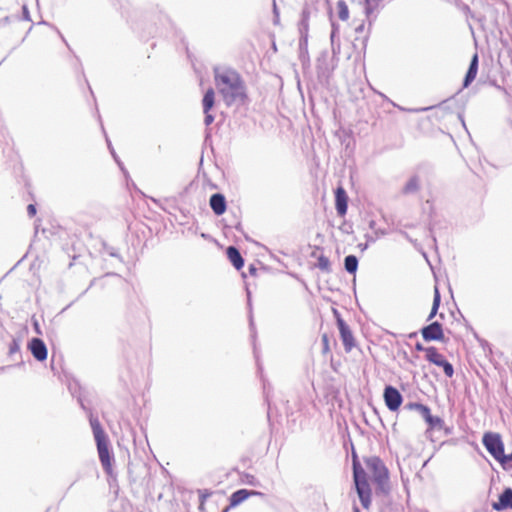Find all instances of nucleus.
<instances>
[{
	"instance_id": "nucleus-1",
	"label": "nucleus",
	"mask_w": 512,
	"mask_h": 512,
	"mask_svg": "<svg viewBox=\"0 0 512 512\" xmlns=\"http://www.w3.org/2000/svg\"><path fill=\"white\" fill-rule=\"evenodd\" d=\"M213 74L216 89L227 106L245 102L247 99L246 85L235 69L226 66H215Z\"/></svg>"
},
{
	"instance_id": "nucleus-2",
	"label": "nucleus",
	"mask_w": 512,
	"mask_h": 512,
	"mask_svg": "<svg viewBox=\"0 0 512 512\" xmlns=\"http://www.w3.org/2000/svg\"><path fill=\"white\" fill-rule=\"evenodd\" d=\"M353 475L361 504L365 509H368L371 504V489L366 480V472L355 460L353 463Z\"/></svg>"
},
{
	"instance_id": "nucleus-3",
	"label": "nucleus",
	"mask_w": 512,
	"mask_h": 512,
	"mask_svg": "<svg viewBox=\"0 0 512 512\" xmlns=\"http://www.w3.org/2000/svg\"><path fill=\"white\" fill-rule=\"evenodd\" d=\"M366 468L373 477V480L384 489L388 481V470L378 457H370L366 459Z\"/></svg>"
},
{
	"instance_id": "nucleus-4",
	"label": "nucleus",
	"mask_w": 512,
	"mask_h": 512,
	"mask_svg": "<svg viewBox=\"0 0 512 512\" xmlns=\"http://www.w3.org/2000/svg\"><path fill=\"white\" fill-rule=\"evenodd\" d=\"M483 445L496 460L503 459L504 445L499 434L486 433L483 436Z\"/></svg>"
},
{
	"instance_id": "nucleus-5",
	"label": "nucleus",
	"mask_w": 512,
	"mask_h": 512,
	"mask_svg": "<svg viewBox=\"0 0 512 512\" xmlns=\"http://www.w3.org/2000/svg\"><path fill=\"white\" fill-rule=\"evenodd\" d=\"M384 401L390 411H396L402 404L400 392L393 386H386L383 393Z\"/></svg>"
},
{
	"instance_id": "nucleus-6",
	"label": "nucleus",
	"mask_w": 512,
	"mask_h": 512,
	"mask_svg": "<svg viewBox=\"0 0 512 512\" xmlns=\"http://www.w3.org/2000/svg\"><path fill=\"white\" fill-rule=\"evenodd\" d=\"M337 325L346 352H350L355 346L353 334L342 318L337 317Z\"/></svg>"
},
{
	"instance_id": "nucleus-7",
	"label": "nucleus",
	"mask_w": 512,
	"mask_h": 512,
	"mask_svg": "<svg viewBox=\"0 0 512 512\" xmlns=\"http://www.w3.org/2000/svg\"><path fill=\"white\" fill-rule=\"evenodd\" d=\"M421 334L425 341H441L444 339L442 325L439 322H433L422 328Z\"/></svg>"
},
{
	"instance_id": "nucleus-8",
	"label": "nucleus",
	"mask_w": 512,
	"mask_h": 512,
	"mask_svg": "<svg viewBox=\"0 0 512 512\" xmlns=\"http://www.w3.org/2000/svg\"><path fill=\"white\" fill-rule=\"evenodd\" d=\"M98 450V455L102 466L109 469L111 466V457L109 453V439L108 437L95 440Z\"/></svg>"
},
{
	"instance_id": "nucleus-9",
	"label": "nucleus",
	"mask_w": 512,
	"mask_h": 512,
	"mask_svg": "<svg viewBox=\"0 0 512 512\" xmlns=\"http://www.w3.org/2000/svg\"><path fill=\"white\" fill-rule=\"evenodd\" d=\"M335 208L339 215L343 216L348 208V196L343 187H337L335 190Z\"/></svg>"
},
{
	"instance_id": "nucleus-10",
	"label": "nucleus",
	"mask_w": 512,
	"mask_h": 512,
	"mask_svg": "<svg viewBox=\"0 0 512 512\" xmlns=\"http://www.w3.org/2000/svg\"><path fill=\"white\" fill-rule=\"evenodd\" d=\"M492 508L496 511L512 509V489L506 488L499 496V500L492 503Z\"/></svg>"
},
{
	"instance_id": "nucleus-11",
	"label": "nucleus",
	"mask_w": 512,
	"mask_h": 512,
	"mask_svg": "<svg viewBox=\"0 0 512 512\" xmlns=\"http://www.w3.org/2000/svg\"><path fill=\"white\" fill-rule=\"evenodd\" d=\"M32 355L38 360L43 361L47 358V348L44 342L39 338H33L29 344Z\"/></svg>"
},
{
	"instance_id": "nucleus-12",
	"label": "nucleus",
	"mask_w": 512,
	"mask_h": 512,
	"mask_svg": "<svg viewBox=\"0 0 512 512\" xmlns=\"http://www.w3.org/2000/svg\"><path fill=\"white\" fill-rule=\"evenodd\" d=\"M479 58L478 54L475 53L470 61L468 70L463 80V87L467 88L476 78L478 72Z\"/></svg>"
},
{
	"instance_id": "nucleus-13",
	"label": "nucleus",
	"mask_w": 512,
	"mask_h": 512,
	"mask_svg": "<svg viewBox=\"0 0 512 512\" xmlns=\"http://www.w3.org/2000/svg\"><path fill=\"white\" fill-rule=\"evenodd\" d=\"M209 204L216 215L223 214L227 207L226 199L221 193L212 194L209 200Z\"/></svg>"
},
{
	"instance_id": "nucleus-14",
	"label": "nucleus",
	"mask_w": 512,
	"mask_h": 512,
	"mask_svg": "<svg viewBox=\"0 0 512 512\" xmlns=\"http://www.w3.org/2000/svg\"><path fill=\"white\" fill-rule=\"evenodd\" d=\"M421 187V179L418 174H413L408 178L401 189L402 195H412L417 193Z\"/></svg>"
},
{
	"instance_id": "nucleus-15",
	"label": "nucleus",
	"mask_w": 512,
	"mask_h": 512,
	"mask_svg": "<svg viewBox=\"0 0 512 512\" xmlns=\"http://www.w3.org/2000/svg\"><path fill=\"white\" fill-rule=\"evenodd\" d=\"M259 492L256 491H248L246 489H240L234 492L230 497V506L235 507L245 501L250 495H258Z\"/></svg>"
},
{
	"instance_id": "nucleus-16",
	"label": "nucleus",
	"mask_w": 512,
	"mask_h": 512,
	"mask_svg": "<svg viewBox=\"0 0 512 512\" xmlns=\"http://www.w3.org/2000/svg\"><path fill=\"white\" fill-rule=\"evenodd\" d=\"M227 257L237 270L243 267L244 260L237 248L229 246L227 248Z\"/></svg>"
},
{
	"instance_id": "nucleus-17",
	"label": "nucleus",
	"mask_w": 512,
	"mask_h": 512,
	"mask_svg": "<svg viewBox=\"0 0 512 512\" xmlns=\"http://www.w3.org/2000/svg\"><path fill=\"white\" fill-rule=\"evenodd\" d=\"M215 105V91L213 88H209L206 90L203 99H202V106H203V112L207 113V111H210Z\"/></svg>"
},
{
	"instance_id": "nucleus-18",
	"label": "nucleus",
	"mask_w": 512,
	"mask_h": 512,
	"mask_svg": "<svg viewBox=\"0 0 512 512\" xmlns=\"http://www.w3.org/2000/svg\"><path fill=\"white\" fill-rule=\"evenodd\" d=\"M89 420L95 440L106 438L107 435L103 430L99 420L96 417H93L92 415L90 416Z\"/></svg>"
},
{
	"instance_id": "nucleus-19",
	"label": "nucleus",
	"mask_w": 512,
	"mask_h": 512,
	"mask_svg": "<svg viewBox=\"0 0 512 512\" xmlns=\"http://www.w3.org/2000/svg\"><path fill=\"white\" fill-rule=\"evenodd\" d=\"M426 359L437 366H440L445 360L434 347L426 348Z\"/></svg>"
},
{
	"instance_id": "nucleus-20",
	"label": "nucleus",
	"mask_w": 512,
	"mask_h": 512,
	"mask_svg": "<svg viewBox=\"0 0 512 512\" xmlns=\"http://www.w3.org/2000/svg\"><path fill=\"white\" fill-rule=\"evenodd\" d=\"M406 409L417 411L424 420L431 414L429 407L421 403L411 402L406 404Z\"/></svg>"
},
{
	"instance_id": "nucleus-21",
	"label": "nucleus",
	"mask_w": 512,
	"mask_h": 512,
	"mask_svg": "<svg viewBox=\"0 0 512 512\" xmlns=\"http://www.w3.org/2000/svg\"><path fill=\"white\" fill-rule=\"evenodd\" d=\"M337 14L340 20L346 21L349 18V9L344 0H338L336 3Z\"/></svg>"
},
{
	"instance_id": "nucleus-22",
	"label": "nucleus",
	"mask_w": 512,
	"mask_h": 512,
	"mask_svg": "<svg viewBox=\"0 0 512 512\" xmlns=\"http://www.w3.org/2000/svg\"><path fill=\"white\" fill-rule=\"evenodd\" d=\"M345 269L348 273H355L358 267V260L354 255H348L344 260Z\"/></svg>"
},
{
	"instance_id": "nucleus-23",
	"label": "nucleus",
	"mask_w": 512,
	"mask_h": 512,
	"mask_svg": "<svg viewBox=\"0 0 512 512\" xmlns=\"http://www.w3.org/2000/svg\"><path fill=\"white\" fill-rule=\"evenodd\" d=\"M439 305H440V293H439L438 288H435L432 309L428 316V319H427L428 321L431 320L437 314Z\"/></svg>"
},
{
	"instance_id": "nucleus-24",
	"label": "nucleus",
	"mask_w": 512,
	"mask_h": 512,
	"mask_svg": "<svg viewBox=\"0 0 512 512\" xmlns=\"http://www.w3.org/2000/svg\"><path fill=\"white\" fill-rule=\"evenodd\" d=\"M425 421L430 428H441L443 426V420L439 417L432 416L431 414L425 419Z\"/></svg>"
},
{
	"instance_id": "nucleus-25",
	"label": "nucleus",
	"mask_w": 512,
	"mask_h": 512,
	"mask_svg": "<svg viewBox=\"0 0 512 512\" xmlns=\"http://www.w3.org/2000/svg\"><path fill=\"white\" fill-rule=\"evenodd\" d=\"M382 0H365V13L369 17Z\"/></svg>"
},
{
	"instance_id": "nucleus-26",
	"label": "nucleus",
	"mask_w": 512,
	"mask_h": 512,
	"mask_svg": "<svg viewBox=\"0 0 512 512\" xmlns=\"http://www.w3.org/2000/svg\"><path fill=\"white\" fill-rule=\"evenodd\" d=\"M317 267L323 271H328L330 269V261L329 259L321 255L318 257Z\"/></svg>"
},
{
	"instance_id": "nucleus-27",
	"label": "nucleus",
	"mask_w": 512,
	"mask_h": 512,
	"mask_svg": "<svg viewBox=\"0 0 512 512\" xmlns=\"http://www.w3.org/2000/svg\"><path fill=\"white\" fill-rule=\"evenodd\" d=\"M389 232L385 229L383 230H375L373 232V235L371 234H366V237L368 238V241L369 242H374L375 240H377L380 236H384L386 234H388Z\"/></svg>"
},
{
	"instance_id": "nucleus-28",
	"label": "nucleus",
	"mask_w": 512,
	"mask_h": 512,
	"mask_svg": "<svg viewBox=\"0 0 512 512\" xmlns=\"http://www.w3.org/2000/svg\"><path fill=\"white\" fill-rule=\"evenodd\" d=\"M440 367H443L444 373L447 377H452L454 373L453 366L446 360L440 365Z\"/></svg>"
},
{
	"instance_id": "nucleus-29",
	"label": "nucleus",
	"mask_w": 512,
	"mask_h": 512,
	"mask_svg": "<svg viewBox=\"0 0 512 512\" xmlns=\"http://www.w3.org/2000/svg\"><path fill=\"white\" fill-rule=\"evenodd\" d=\"M211 495V492L204 489V490H199V498H200V509L203 507L204 505V502L206 501V499Z\"/></svg>"
},
{
	"instance_id": "nucleus-30",
	"label": "nucleus",
	"mask_w": 512,
	"mask_h": 512,
	"mask_svg": "<svg viewBox=\"0 0 512 512\" xmlns=\"http://www.w3.org/2000/svg\"><path fill=\"white\" fill-rule=\"evenodd\" d=\"M321 341H322V345H323V353L326 354L330 351V347H329V338H328V335L327 334H323L322 337H321Z\"/></svg>"
},
{
	"instance_id": "nucleus-31",
	"label": "nucleus",
	"mask_w": 512,
	"mask_h": 512,
	"mask_svg": "<svg viewBox=\"0 0 512 512\" xmlns=\"http://www.w3.org/2000/svg\"><path fill=\"white\" fill-rule=\"evenodd\" d=\"M497 461L512 467V453L510 455H505L503 453V459H497Z\"/></svg>"
},
{
	"instance_id": "nucleus-32",
	"label": "nucleus",
	"mask_w": 512,
	"mask_h": 512,
	"mask_svg": "<svg viewBox=\"0 0 512 512\" xmlns=\"http://www.w3.org/2000/svg\"><path fill=\"white\" fill-rule=\"evenodd\" d=\"M22 20L31 21L30 12L26 4L22 6Z\"/></svg>"
},
{
	"instance_id": "nucleus-33",
	"label": "nucleus",
	"mask_w": 512,
	"mask_h": 512,
	"mask_svg": "<svg viewBox=\"0 0 512 512\" xmlns=\"http://www.w3.org/2000/svg\"><path fill=\"white\" fill-rule=\"evenodd\" d=\"M205 117H204V123L206 126H209L213 123L214 121V116L210 113V111H207V113H204Z\"/></svg>"
},
{
	"instance_id": "nucleus-34",
	"label": "nucleus",
	"mask_w": 512,
	"mask_h": 512,
	"mask_svg": "<svg viewBox=\"0 0 512 512\" xmlns=\"http://www.w3.org/2000/svg\"><path fill=\"white\" fill-rule=\"evenodd\" d=\"M106 141H107L108 148L110 149V152H111V154H112L113 158H114V159H115V161L119 164V166L121 167V169H123V167L121 166V163H120V161H119V159H118V157H117V155H116V153H115V151H114V149H113V147H112V145H111V142L109 141V139H108L107 137H106Z\"/></svg>"
},
{
	"instance_id": "nucleus-35",
	"label": "nucleus",
	"mask_w": 512,
	"mask_h": 512,
	"mask_svg": "<svg viewBox=\"0 0 512 512\" xmlns=\"http://www.w3.org/2000/svg\"><path fill=\"white\" fill-rule=\"evenodd\" d=\"M337 32H338V25H336L335 23H332V31H331V35H330L332 45L334 44Z\"/></svg>"
},
{
	"instance_id": "nucleus-36",
	"label": "nucleus",
	"mask_w": 512,
	"mask_h": 512,
	"mask_svg": "<svg viewBox=\"0 0 512 512\" xmlns=\"http://www.w3.org/2000/svg\"><path fill=\"white\" fill-rule=\"evenodd\" d=\"M27 213L29 216H34L36 214V206L34 204H29L27 206Z\"/></svg>"
},
{
	"instance_id": "nucleus-37",
	"label": "nucleus",
	"mask_w": 512,
	"mask_h": 512,
	"mask_svg": "<svg viewBox=\"0 0 512 512\" xmlns=\"http://www.w3.org/2000/svg\"><path fill=\"white\" fill-rule=\"evenodd\" d=\"M12 18H13L12 16H5L4 18L0 19V26H5V25L10 24Z\"/></svg>"
},
{
	"instance_id": "nucleus-38",
	"label": "nucleus",
	"mask_w": 512,
	"mask_h": 512,
	"mask_svg": "<svg viewBox=\"0 0 512 512\" xmlns=\"http://www.w3.org/2000/svg\"><path fill=\"white\" fill-rule=\"evenodd\" d=\"M301 26L304 28V29H307L308 27V23H307V19H306V14L305 12H303L302 14V20H301Z\"/></svg>"
},
{
	"instance_id": "nucleus-39",
	"label": "nucleus",
	"mask_w": 512,
	"mask_h": 512,
	"mask_svg": "<svg viewBox=\"0 0 512 512\" xmlns=\"http://www.w3.org/2000/svg\"><path fill=\"white\" fill-rule=\"evenodd\" d=\"M273 11H274V14H275V19H274V22L276 23L278 21V11H277V6H276V3L275 1L273 2Z\"/></svg>"
},
{
	"instance_id": "nucleus-40",
	"label": "nucleus",
	"mask_w": 512,
	"mask_h": 512,
	"mask_svg": "<svg viewBox=\"0 0 512 512\" xmlns=\"http://www.w3.org/2000/svg\"><path fill=\"white\" fill-rule=\"evenodd\" d=\"M364 30V24L361 23L359 26L355 28L356 33H361Z\"/></svg>"
},
{
	"instance_id": "nucleus-41",
	"label": "nucleus",
	"mask_w": 512,
	"mask_h": 512,
	"mask_svg": "<svg viewBox=\"0 0 512 512\" xmlns=\"http://www.w3.org/2000/svg\"><path fill=\"white\" fill-rule=\"evenodd\" d=\"M415 347H416V349H417L418 351H422V350H425V351H426V349H425V348L422 346V344H420V343H417Z\"/></svg>"
},
{
	"instance_id": "nucleus-42",
	"label": "nucleus",
	"mask_w": 512,
	"mask_h": 512,
	"mask_svg": "<svg viewBox=\"0 0 512 512\" xmlns=\"http://www.w3.org/2000/svg\"><path fill=\"white\" fill-rule=\"evenodd\" d=\"M249 271H250V273H251V274H254V273L256 272V268H255V267H253V266H251V267L249 268Z\"/></svg>"
},
{
	"instance_id": "nucleus-43",
	"label": "nucleus",
	"mask_w": 512,
	"mask_h": 512,
	"mask_svg": "<svg viewBox=\"0 0 512 512\" xmlns=\"http://www.w3.org/2000/svg\"><path fill=\"white\" fill-rule=\"evenodd\" d=\"M353 512H360L359 508L356 505H354L353 507Z\"/></svg>"
},
{
	"instance_id": "nucleus-44",
	"label": "nucleus",
	"mask_w": 512,
	"mask_h": 512,
	"mask_svg": "<svg viewBox=\"0 0 512 512\" xmlns=\"http://www.w3.org/2000/svg\"><path fill=\"white\" fill-rule=\"evenodd\" d=\"M252 479H254V476H251V479H249V484H253Z\"/></svg>"
},
{
	"instance_id": "nucleus-45",
	"label": "nucleus",
	"mask_w": 512,
	"mask_h": 512,
	"mask_svg": "<svg viewBox=\"0 0 512 512\" xmlns=\"http://www.w3.org/2000/svg\"><path fill=\"white\" fill-rule=\"evenodd\" d=\"M252 479H254V476H251V479H249V484H253Z\"/></svg>"
},
{
	"instance_id": "nucleus-46",
	"label": "nucleus",
	"mask_w": 512,
	"mask_h": 512,
	"mask_svg": "<svg viewBox=\"0 0 512 512\" xmlns=\"http://www.w3.org/2000/svg\"><path fill=\"white\" fill-rule=\"evenodd\" d=\"M252 479H254V476H251V479H249V484H253Z\"/></svg>"
}]
</instances>
